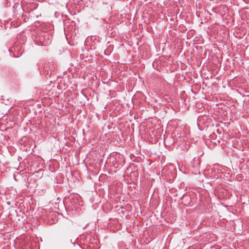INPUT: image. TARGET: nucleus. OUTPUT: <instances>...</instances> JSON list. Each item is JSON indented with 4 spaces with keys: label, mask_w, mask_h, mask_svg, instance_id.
Listing matches in <instances>:
<instances>
[{
    "label": "nucleus",
    "mask_w": 249,
    "mask_h": 249,
    "mask_svg": "<svg viewBox=\"0 0 249 249\" xmlns=\"http://www.w3.org/2000/svg\"><path fill=\"white\" fill-rule=\"evenodd\" d=\"M34 41L39 45L46 46L52 41V36L45 32H41L34 37Z\"/></svg>",
    "instance_id": "1"
},
{
    "label": "nucleus",
    "mask_w": 249,
    "mask_h": 249,
    "mask_svg": "<svg viewBox=\"0 0 249 249\" xmlns=\"http://www.w3.org/2000/svg\"><path fill=\"white\" fill-rule=\"evenodd\" d=\"M10 53H13V55L15 57H18L20 56L22 53L20 47L17 46L16 44L12 48L9 49Z\"/></svg>",
    "instance_id": "2"
},
{
    "label": "nucleus",
    "mask_w": 249,
    "mask_h": 249,
    "mask_svg": "<svg viewBox=\"0 0 249 249\" xmlns=\"http://www.w3.org/2000/svg\"><path fill=\"white\" fill-rule=\"evenodd\" d=\"M39 70L40 72H42L45 75H49L50 74L47 67H44L43 69L40 68Z\"/></svg>",
    "instance_id": "3"
},
{
    "label": "nucleus",
    "mask_w": 249,
    "mask_h": 249,
    "mask_svg": "<svg viewBox=\"0 0 249 249\" xmlns=\"http://www.w3.org/2000/svg\"><path fill=\"white\" fill-rule=\"evenodd\" d=\"M144 131L145 133H148V128H146V130L144 129Z\"/></svg>",
    "instance_id": "4"
},
{
    "label": "nucleus",
    "mask_w": 249,
    "mask_h": 249,
    "mask_svg": "<svg viewBox=\"0 0 249 249\" xmlns=\"http://www.w3.org/2000/svg\"><path fill=\"white\" fill-rule=\"evenodd\" d=\"M151 125H152V124L150 123L149 124V127L150 128Z\"/></svg>",
    "instance_id": "5"
},
{
    "label": "nucleus",
    "mask_w": 249,
    "mask_h": 249,
    "mask_svg": "<svg viewBox=\"0 0 249 249\" xmlns=\"http://www.w3.org/2000/svg\"><path fill=\"white\" fill-rule=\"evenodd\" d=\"M145 123H143V127H145Z\"/></svg>",
    "instance_id": "6"
}]
</instances>
